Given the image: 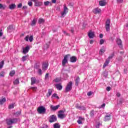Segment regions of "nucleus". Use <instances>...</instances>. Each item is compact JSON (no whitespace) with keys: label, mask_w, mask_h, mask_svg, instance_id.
<instances>
[{"label":"nucleus","mask_w":128,"mask_h":128,"mask_svg":"<svg viewBox=\"0 0 128 128\" xmlns=\"http://www.w3.org/2000/svg\"><path fill=\"white\" fill-rule=\"evenodd\" d=\"M14 27L12 26V25H10L8 28V32H12V30H13Z\"/></svg>","instance_id":"36"},{"label":"nucleus","mask_w":128,"mask_h":128,"mask_svg":"<svg viewBox=\"0 0 128 128\" xmlns=\"http://www.w3.org/2000/svg\"><path fill=\"white\" fill-rule=\"evenodd\" d=\"M111 118H112V113H110V114L108 113L104 116V122H109V120H110Z\"/></svg>","instance_id":"8"},{"label":"nucleus","mask_w":128,"mask_h":128,"mask_svg":"<svg viewBox=\"0 0 128 128\" xmlns=\"http://www.w3.org/2000/svg\"><path fill=\"white\" fill-rule=\"evenodd\" d=\"M102 125V124H100V123H98L97 124V125H96V128H100V126Z\"/></svg>","instance_id":"53"},{"label":"nucleus","mask_w":128,"mask_h":128,"mask_svg":"<svg viewBox=\"0 0 128 128\" xmlns=\"http://www.w3.org/2000/svg\"><path fill=\"white\" fill-rule=\"evenodd\" d=\"M24 40L26 42H28V40H30V42H32V40H34V37L32 36H29L28 35L25 38Z\"/></svg>","instance_id":"11"},{"label":"nucleus","mask_w":128,"mask_h":128,"mask_svg":"<svg viewBox=\"0 0 128 128\" xmlns=\"http://www.w3.org/2000/svg\"><path fill=\"white\" fill-rule=\"evenodd\" d=\"M4 74H5L4 72L2 71L0 72V78H4Z\"/></svg>","instance_id":"46"},{"label":"nucleus","mask_w":128,"mask_h":128,"mask_svg":"<svg viewBox=\"0 0 128 128\" xmlns=\"http://www.w3.org/2000/svg\"><path fill=\"white\" fill-rule=\"evenodd\" d=\"M105 28L106 32H110V20L108 19L105 24Z\"/></svg>","instance_id":"5"},{"label":"nucleus","mask_w":128,"mask_h":128,"mask_svg":"<svg viewBox=\"0 0 128 128\" xmlns=\"http://www.w3.org/2000/svg\"><path fill=\"white\" fill-rule=\"evenodd\" d=\"M103 36H104V35L102 34H100V38H102Z\"/></svg>","instance_id":"64"},{"label":"nucleus","mask_w":128,"mask_h":128,"mask_svg":"<svg viewBox=\"0 0 128 128\" xmlns=\"http://www.w3.org/2000/svg\"><path fill=\"white\" fill-rule=\"evenodd\" d=\"M88 36L90 38H94V32L90 30L88 33Z\"/></svg>","instance_id":"15"},{"label":"nucleus","mask_w":128,"mask_h":128,"mask_svg":"<svg viewBox=\"0 0 128 128\" xmlns=\"http://www.w3.org/2000/svg\"><path fill=\"white\" fill-rule=\"evenodd\" d=\"M99 4L101 6H104L106 4V2H104V0H101L99 2Z\"/></svg>","instance_id":"25"},{"label":"nucleus","mask_w":128,"mask_h":128,"mask_svg":"<svg viewBox=\"0 0 128 128\" xmlns=\"http://www.w3.org/2000/svg\"><path fill=\"white\" fill-rule=\"evenodd\" d=\"M63 32L64 34H65V36H70V34L66 32V31H63Z\"/></svg>","instance_id":"54"},{"label":"nucleus","mask_w":128,"mask_h":128,"mask_svg":"<svg viewBox=\"0 0 128 128\" xmlns=\"http://www.w3.org/2000/svg\"><path fill=\"white\" fill-rule=\"evenodd\" d=\"M14 84H20V80H18V78L15 80L14 82Z\"/></svg>","instance_id":"42"},{"label":"nucleus","mask_w":128,"mask_h":128,"mask_svg":"<svg viewBox=\"0 0 128 128\" xmlns=\"http://www.w3.org/2000/svg\"><path fill=\"white\" fill-rule=\"evenodd\" d=\"M30 51V46H27L25 48H23V54H28Z\"/></svg>","instance_id":"16"},{"label":"nucleus","mask_w":128,"mask_h":128,"mask_svg":"<svg viewBox=\"0 0 128 128\" xmlns=\"http://www.w3.org/2000/svg\"><path fill=\"white\" fill-rule=\"evenodd\" d=\"M54 80L56 82H60V78H56Z\"/></svg>","instance_id":"55"},{"label":"nucleus","mask_w":128,"mask_h":128,"mask_svg":"<svg viewBox=\"0 0 128 128\" xmlns=\"http://www.w3.org/2000/svg\"><path fill=\"white\" fill-rule=\"evenodd\" d=\"M6 122L8 126H11V124H16V122H18V119L16 118H10L9 119H7Z\"/></svg>","instance_id":"1"},{"label":"nucleus","mask_w":128,"mask_h":128,"mask_svg":"<svg viewBox=\"0 0 128 128\" xmlns=\"http://www.w3.org/2000/svg\"><path fill=\"white\" fill-rule=\"evenodd\" d=\"M106 91L107 92H110V87L108 86L106 88Z\"/></svg>","instance_id":"58"},{"label":"nucleus","mask_w":128,"mask_h":128,"mask_svg":"<svg viewBox=\"0 0 128 128\" xmlns=\"http://www.w3.org/2000/svg\"><path fill=\"white\" fill-rule=\"evenodd\" d=\"M36 82V77H32L31 78V84H34Z\"/></svg>","instance_id":"24"},{"label":"nucleus","mask_w":128,"mask_h":128,"mask_svg":"<svg viewBox=\"0 0 128 128\" xmlns=\"http://www.w3.org/2000/svg\"><path fill=\"white\" fill-rule=\"evenodd\" d=\"M16 4H11L9 5V8L10 10H14L16 8Z\"/></svg>","instance_id":"28"},{"label":"nucleus","mask_w":128,"mask_h":128,"mask_svg":"<svg viewBox=\"0 0 128 128\" xmlns=\"http://www.w3.org/2000/svg\"><path fill=\"white\" fill-rule=\"evenodd\" d=\"M104 44V39H101L100 42V44Z\"/></svg>","instance_id":"48"},{"label":"nucleus","mask_w":128,"mask_h":128,"mask_svg":"<svg viewBox=\"0 0 128 128\" xmlns=\"http://www.w3.org/2000/svg\"><path fill=\"white\" fill-rule=\"evenodd\" d=\"M38 22L40 24H44V20L43 18H40L38 20Z\"/></svg>","instance_id":"35"},{"label":"nucleus","mask_w":128,"mask_h":128,"mask_svg":"<svg viewBox=\"0 0 128 128\" xmlns=\"http://www.w3.org/2000/svg\"><path fill=\"white\" fill-rule=\"evenodd\" d=\"M58 116L59 118L62 120L63 118H64L66 116V114H64V110H60L58 112Z\"/></svg>","instance_id":"2"},{"label":"nucleus","mask_w":128,"mask_h":128,"mask_svg":"<svg viewBox=\"0 0 128 128\" xmlns=\"http://www.w3.org/2000/svg\"><path fill=\"white\" fill-rule=\"evenodd\" d=\"M92 94V92H88L87 95L88 96H90Z\"/></svg>","instance_id":"52"},{"label":"nucleus","mask_w":128,"mask_h":128,"mask_svg":"<svg viewBox=\"0 0 128 128\" xmlns=\"http://www.w3.org/2000/svg\"><path fill=\"white\" fill-rule=\"evenodd\" d=\"M6 5H3L2 4H0V10H6Z\"/></svg>","instance_id":"29"},{"label":"nucleus","mask_w":128,"mask_h":128,"mask_svg":"<svg viewBox=\"0 0 128 128\" xmlns=\"http://www.w3.org/2000/svg\"><path fill=\"white\" fill-rule=\"evenodd\" d=\"M56 121V116L54 115L51 116L49 120L50 122H54Z\"/></svg>","instance_id":"12"},{"label":"nucleus","mask_w":128,"mask_h":128,"mask_svg":"<svg viewBox=\"0 0 128 128\" xmlns=\"http://www.w3.org/2000/svg\"><path fill=\"white\" fill-rule=\"evenodd\" d=\"M110 60L108 59L106 60L103 66L104 68H106V66H108V64H110Z\"/></svg>","instance_id":"21"},{"label":"nucleus","mask_w":128,"mask_h":128,"mask_svg":"<svg viewBox=\"0 0 128 128\" xmlns=\"http://www.w3.org/2000/svg\"><path fill=\"white\" fill-rule=\"evenodd\" d=\"M70 32H71L72 34H74V28H72L70 30Z\"/></svg>","instance_id":"61"},{"label":"nucleus","mask_w":128,"mask_h":128,"mask_svg":"<svg viewBox=\"0 0 128 128\" xmlns=\"http://www.w3.org/2000/svg\"><path fill=\"white\" fill-rule=\"evenodd\" d=\"M54 128H60V126L58 123H56L54 124Z\"/></svg>","instance_id":"39"},{"label":"nucleus","mask_w":128,"mask_h":128,"mask_svg":"<svg viewBox=\"0 0 128 128\" xmlns=\"http://www.w3.org/2000/svg\"><path fill=\"white\" fill-rule=\"evenodd\" d=\"M28 58H30V56L28 54L25 56H23L22 57V61L26 62V60H28Z\"/></svg>","instance_id":"26"},{"label":"nucleus","mask_w":128,"mask_h":128,"mask_svg":"<svg viewBox=\"0 0 128 128\" xmlns=\"http://www.w3.org/2000/svg\"><path fill=\"white\" fill-rule=\"evenodd\" d=\"M104 52H106V49L104 48H102L100 50L99 54L102 56V54H104Z\"/></svg>","instance_id":"33"},{"label":"nucleus","mask_w":128,"mask_h":128,"mask_svg":"<svg viewBox=\"0 0 128 128\" xmlns=\"http://www.w3.org/2000/svg\"><path fill=\"white\" fill-rule=\"evenodd\" d=\"M116 42L120 48H122V40L120 38H117Z\"/></svg>","instance_id":"18"},{"label":"nucleus","mask_w":128,"mask_h":128,"mask_svg":"<svg viewBox=\"0 0 128 128\" xmlns=\"http://www.w3.org/2000/svg\"><path fill=\"white\" fill-rule=\"evenodd\" d=\"M118 4H122L124 2V0H117Z\"/></svg>","instance_id":"51"},{"label":"nucleus","mask_w":128,"mask_h":128,"mask_svg":"<svg viewBox=\"0 0 128 128\" xmlns=\"http://www.w3.org/2000/svg\"><path fill=\"white\" fill-rule=\"evenodd\" d=\"M68 12V7H66V5L64 4V10L63 12H60L61 16L62 18L66 16V14Z\"/></svg>","instance_id":"3"},{"label":"nucleus","mask_w":128,"mask_h":128,"mask_svg":"<svg viewBox=\"0 0 128 128\" xmlns=\"http://www.w3.org/2000/svg\"><path fill=\"white\" fill-rule=\"evenodd\" d=\"M52 89H49L46 94L47 98H50V96H52Z\"/></svg>","instance_id":"23"},{"label":"nucleus","mask_w":128,"mask_h":128,"mask_svg":"<svg viewBox=\"0 0 128 128\" xmlns=\"http://www.w3.org/2000/svg\"><path fill=\"white\" fill-rule=\"evenodd\" d=\"M4 61L2 60L1 62H0V70L2 68L4 67Z\"/></svg>","instance_id":"41"},{"label":"nucleus","mask_w":128,"mask_h":128,"mask_svg":"<svg viewBox=\"0 0 128 128\" xmlns=\"http://www.w3.org/2000/svg\"><path fill=\"white\" fill-rule=\"evenodd\" d=\"M44 5L45 6H52V2L48 1L44 2Z\"/></svg>","instance_id":"31"},{"label":"nucleus","mask_w":128,"mask_h":128,"mask_svg":"<svg viewBox=\"0 0 128 128\" xmlns=\"http://www.w3.org/2000/svg\"><path fill=\"white\" fill-rule=\"evenodd\" d=\"M37 110L38 114H44L46 110V108L43 106H40L38 108Z\"/></svg>","instance_id":"7"},{"label":"nucleus","mask_w":128,"mask_h":128,"mask_svg":"<svg viewBox=\"0 0 128 128\" xmlns=\"http://www.w3.org/2000/svg\"><path fill=\"white\" fill-rule=\"evenodd\" d=\"M55 86L58 90H62V84L60 83L56 84Z\"/></svg>","instance_id":"14"},{"label":"nucleus","mask_w":128,"mask_h":128,"mask_svg":"<svg viewBox=\"0 0 128 128\" xmlns=\"http://www.w3.org/2000/svg\"><path fill=\"white\" fill-rule=\"evenodd\" d=\"M52 98H58V100L60 98V97H58V94H54L52 96Z\"/></svg>","instance_id":"44"},{"label":"nucleus","mask_w":128,"mask_h":128,"mask_svg":"<svg viewBox=\"0 0 128 128\" xmlns=\"http://www.w3.org/2000/svg\"><path fill=\"white\" fill-rule=\"evenodd\" d=\"M32 2H34L35 3L36 6H40L42 4V2H38L36 0H32Z\"/></svg>","instance_id":"13"},{"label":"nucleus","mask_w":128,"mask_h":128,"mask_svg":"<svg viewBox=\"0 0 128 128\" xmlns=\"http://www.w3.org/2000/svg\"><path fill=\"white\" fill-rule=\"evenodd\" d=\"M76 108L77 110H86V108L84 106H80L78 104H77L76 106Z\"/></svg>","instance_id":"17"},{"label":"nucleus","mask_w":128,"mask_h":128,"mask_svg":"<svg viewBox=\"0 0 128 128\" xmlns=\"http://www.w3.org/2000/svg\"><path fill=\"white\" fill-rule=\"evenodd\" d=\"M50 80V74L46 73L45 75L44 80Z\"/></svg>","instance_id":"32"},{"label":"nucleus","mask_w":128,"mask_h":128,"mask_svg":"<svg viewBox=\"0 0 128 128\" xmlns=\"http://www.w3.org/2000/svg\"><path fill=\"white\" fill-rule=\"evenodd\" d=\"M92 12L94 14H100V12H102V10L98 8H96L95 9L93 10Z\"/></svg>","instance_id":"20"},{"label":"nucleus","mask_w":128,"mask_h":128,"mask_svg":"<svg viewBox=\"0 0 128 128\" xmlns=\"http://www.w3.org/2000/svg\"><path fill=\"white\" fill-rule=\"evenodd\" d=\"M72 90V82H70L66 85L65 90L66 92H70Z\"/></svg>","instance_id":"4"},{"label":"nucleus","mask_w":128,"mask_h":128,"mask_svg":"<svg viewBox=\"0 0 128 128\" xmlns=\"http://www.w3.org/2000/svg\"><path fill=\"white\" fill-rule=\"evenodd\" d=\"M6 98L2 97L0 98V104H2L4 102H6Z\"/></svg>","instance_id":"27"},{"label":"nucleus","mask_w":128,"mask_h":128,"mask_svg":"<svg viewBox=\"0 0 128 128\" xmlns=\"http://www.w3.org/2000/svg\"><path fill=\"white\" fill-rule=\"evenodd\" d=\"M15 74H16V71H14V70H13L10 72V76H14Z\"/></svg>","instance_id":"40"},{"label":"nucleus","mask_w":128,"mask_h":128,"mask_svg":"<svg viewBox=\"0 0 128 128\" xmlns=\"http://www.w3.org/2000/svg\"><path fill=\"white\" fill-rule=\"evenodd\" d=\"M38 72L40 76H42V69L40 68L38 69Z\"/></svg>","instance_id":"47"},{"label":"nucleus","mask_w":128,"mask_h":128,"mask_svg":"<svg viewBox=\"0 0 128 128\" xmlns=\"http://www.w3.org/2000/svg\"><path fill=\"white\" fill-rule=\"evenodd\" d=\"M116 96H118V98H120V92H118Z\"/></svg>","instance_id":"60"},{"label":"nucleus","mask_w":128,"mask_h":128,"mask_svg":"<svg viewBox=\"0 0 128 128\" xmlns=\"http://www.w3.org/2000/svg\"><path fill=\"white\" fill-rule=\"evenodd\" d=\"M22 4H20L18 6V8H22Z\"/></svg>","instance_id":"59"},{"label":"nucleus","mask_w":128,"mask_h":128,"mask_svg":"<svg viewBox=\"0 0 128 128\" xmlns=\"http://www.w3.org/2000/svg\"><path fill=\"white\" fill-rule=\"evenodd\" d=\"M14 108V103H12L11 104L9 105L8 108L11 110L12 108Z\"/></svg>","instance_id":"43"},{"label":"nucleus","mask_w":128,"mask_h":128,"mask_svg":"<svg viewBox=\"0 0 128 128\" xmlns=\"http://www.w3.org/2000/svg\"><path fill=\"white\" fill-rule=\"evenodd\" d=\"M52 4H56V0H52Z\"/></svg>","instance_id":"62"},{"label":"nucleus","mask_w":128,"mask_h":128,"mask_svg":"<svg viewBox=\"0 0 128 128\" xmlns=\"http://www.w3.org/2000/svg\"><path fill=\"white\" fill-rule=\"evenodd\" d=\"M68 78V75L67 74H63V78L64 80H66Z\"/></svg>","instance_id":"45"},{"label":"nucleus","mask_w":128,"mask_h":128,"mask_svg":"<svg viewBox=\"0 0 128 128\" xmlns=\"http://www.w3.org/2000/svg\"><path fill=\"white\" fill-rule=\"evenodd\" d=\"M20 114H22V110L16 112L14 113V116H20Z\"/></svg>","instance_id":"37"},{"label":"nucleus","mask_w":128,"mask_h":128,"mask_svg":"<svg viewBox=\"0 0 128 128\" xmlns=\"http://www.w3.org/2000/svg\"><path fill=\"white\" fill-rule=\"evenodd\" d=\"M28 6H32V2H28Z\"/></svg>","instance_id":"57"},{"label":"nucleus","mask_w":128,"mask_h":128,"mask_svg":"<svg viewBox=\"0 0 128 128\" xmlns=\"http://www.w3.org/2000/svg\"><path fill=\"white\" fill-rule=\"evenodd\" d=\"M106 106V104H103L102 105H101L100 108H104Z\"/></svg>","instance_id":"63"},{"label":"nucleus","mask_w":128,"mask_h":128,"mask_svg":"<svg viewBox=\"0 0 128 128\" xmlns=\"http://www.w3.org/2000/svg\"><path fill=\"white\" fill-rule=\"evenodd\" d=\"M31 90H32L34 92H36V90H38V87H31Z\"/></svg>","instance_id":"49"},{"label":"nucleus","mask_w":128,"mask_h":128,"mask_svg":"<svg viewBox=\"0 0 128 128\" xmlns=\"http://www.w3.org/2000/svg\"><path fill=\"white\" fill-rule=\"evenodd\" d=\"M36 19L34 18L32 22H31V26H36Z\"/></svg>","instance_id":"38"},{"label":"nucleus","mask_w":128,"mask_h":128,"mask_svg":"<svg viewBox=\"0 0 128 128\" xmlns=\"http://www.w3.org/2000/svg\"><path fill=\"white\" fill-rule=\"evenodd\" d=\"M70 56V54H67L64 56V58L62 60V66H65L66 64H68V58Z\"/></svg>","instance_id":"6"},{"label":"nucleus","mask_w":128,"mask_h":128,"mask_svg":"<svg viewBox=\"0 0 128 128\" xmlns=\"http://www.w3.org/2000/svg\"><path fill=\"white\" fill-rule=\"evenodd\" d=\"M2 34H3L2 30L0 29V36H2Z\"/></svg>","instance_id":"56"},{"label":"nucleus","mask_w":128,"mask_h":128,"mask_svg":"<svg viewBox=\"0 0 128 128\" xmlns=\"http://www.w3.org/2000/svg\"><path fill=\"white\" fill-rule=\"evenodd\" d=\"M84 118L82 116H80L78 120H77V122L79 124H82V120H84Z\"/></svg>","instance_id":"19"},{"label":"nucleus","mask_w":128,"mask_h":128,"mask_svg":"<svg viewBox=\"0 0 128 128\" xmlns=\"http://www.w3.org/2000/svg\"><path fill=\"white\" fill-rule=\"evenodd\" d=\"M75 86H78V84H80V77H77L75 80Z\"/></svg>","instance_id":"30"},{"label":"nucleus","mask_w":128,"mask_h":128,"mask_svg":"<svg viewBox=\"0 0 128 128\" xmlns=\"http://www.w3.org/2000/svg\"><path fill=\"white\" fill-rule=\"evenodd\" d=\"M70 62H76V58L74 56H72L70 58Z\"/></svg>","instance_id":"22"},{"label":"nucleus","mask_w":128,"mask_h":128,"mask_svg":"<svg viewBox=\"0 0 128 128\" xmlns=\"http://www.w3.org/2000/svg\"><path fill=\"white\" fill-rule=\"evenodd\" d=\"M48 67V62H44L42 65V70H46Z\"/></svg>","instance_id":"10"},{"label":"nucleus","mask_w":128,"mask_h":128,"mask_svg":"<svg viewBox=\"0 0 128 128\" xmlns=\"http://www.w3.org/2000/svg\"><path fill=\"white\" fill-rule=\"evenodd\" d=\"M112 58H114V54H112L110 56H109V57L107 59L110 60H112Z\"/></svg>","instance_id":"50"},{"label":"nucleus","mask_w":128,"mask_h":128,"mask_svg":"<svg viewBox=\"0 0 128 128\" xmlns=\"http://www.w3.org/2000/svg\"><path fill=\"white\" fill-rule=\"evenodd\" d=\"M60 105H56V106L54 105H50V108L51 110H52L53 112H56V110H58V108H60Z\"/></svg>","instance_id":"9"},{"label":"nucleus","mask_w":128,"mask_h":128,"mask_svg":"<svg viewBox=\"0 0 128 128\" xmlns=\"http://www.w3.org/2000/svg\"><path fill=\"white\" fill-rule=\"evenodd\" d=\"M94 114H96V112H94L93 110H91L90 113V116H91V118H94Z\"/></svg>","instance_id":"34"}]
</instances>
